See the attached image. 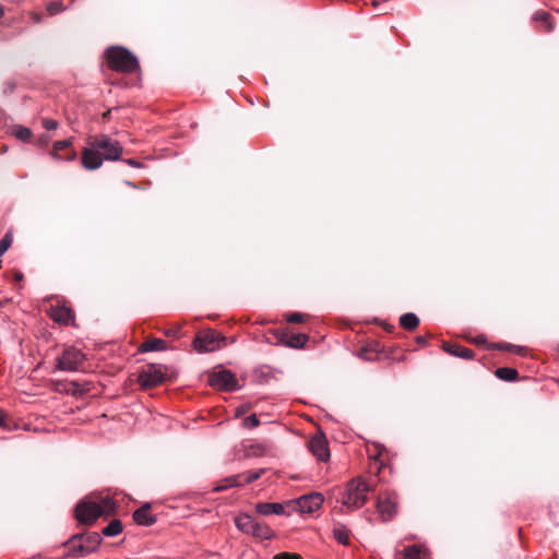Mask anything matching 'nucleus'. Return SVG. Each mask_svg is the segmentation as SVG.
Listing matches in <instances>:
<instances>
[{
	"label": "nucleus",
	"instance_id": "obj_27",
	"mask_svg": "<svg viewBox=\"0 0 559 559\" xmlns=\"http://www.w3.org/2000/svg\"><path fill=\"white\" fill-rule=\"evenodd\" d=\"M495 374L497 378L504 381H514L519 377L518 370L509 367H501L496 369Z\"/></svg>",
	"mask_w": 559,
	"mask_h": 559
},
{
	"label": "nucleus",
	"instance_id": "obj_23",
	"mask_svg": "<svg viewBox=\"0 0 559 559\" xmlns=\"http://www.w3.org/2000/svg\"><path fill=\"white\" fill-rule=\"evenodd\" d=\"M82 540L85 545V549L91 554L95 551L102 543V537L98 533L92 532L88 534H82Z\"/></svg>",
	"mask_w": 559,
	"mask_h": 559
},
{
	"label": "nucleus",
	"instance_id": "obj_4",
	"mask_svg": "<svg viewBox=\"0 0 559 559\" xmlns=\"http://www.w3.org/2000/svg\"><path fill=\"white\" fill-rule=\"evenodd\" d=\"M87 145L103 151V157L108 160H117L122 154V146L119 142L105 134L88 136Z\"/></svg>",
	"mask_w": 559,
	"mask_h": 559
},
{
	"label": "nucleus",
	"instance_id": "obj_47",
	"mask_svg": "<svg viewBox=\"0 0 559 559\" xmlns=\"http://www.w3.org/2000/svg\"><path fill=\"white\" fill-rule=\"evenodd\" d=\"M14 90V84L13 83H8L7 84V88H5V93H11L12 91Z\"/></svg>",
	"mask_w": 559,
	"mask_h": 559
},
{
	"label": "nucleus",
	"instance_id": "obj_48",
	"mask_svg": "<svg viewBox=\"0 0 559 559\" xmlns=\"http://www.w3.org/2000/svg\"><path fill=\"white\" fill-rule=\"evenodd\" d=\"M49 139L47 135H43L39 138V142L43 144V145H46L48 143Z\"/></svg>",
	"mask_w": 559,
	"mask_h": 559
},
{
	"label": "nucleus",
	"instance_id": "obj_20",
	"mask_svg": "<svg viewBox=\"0 0 559 559\" xmlns=\"http://www.w3.org/2000/svg\"><path fill=\"white\" fill-rule=\"evenodd\" d=\"M257 522L258 521L249 514H240L235 519L237 528L249 535H253Z\"/></svg>",
	"mask_w": 559,
	"mask_h": 559
},
{
	"label": "nucleus",
	"instance_id": "obj_19",
	"mask_svg": "<svg viewBox=\"0 0 559 559\" xmlns=\"http://www.w3.org/2000/svg\"><path fill=\"white\" fill-rule=\"evenodd\" d=\"M72 146V139H67L62 141H56L53 143L51 155L55 158L66 159V160H74L76 158V153L74 151H69L66 156H60L59 152L62 150H68Z\"/></svg>",
	"mask_w": 559,
	"mask_h": 559
},
{
	"label": "nucleus",
	"instance_id": "obj_16",
	"mask_svg": "<svg viewBox=\"0 0 559 559\" xmlns=\"http://www.w3.org/2000/svg\"><path fill=\"white\" fill-rule=\"evenodd\" d=\"M286 508V503L283 504L278 502H259L255 504V511L261 515H289L290 513L285 511Z\"/></svg>",
	"mask_w": 559,
	"mask_h": 559
},
{
	"label": "nucleus",
	"instance_id": "obj_6",
	"mask_svg": "<svg viewBox=\"0 0 559 559\" xmlns=\"http://www.w3.org/2000/svg\"><path fill=\"white\" fill-rule=\"evenodd\" d=\"M84 359L85 356L81 350L74 347H67L63 349L62 354L56 359V368L62 371H76L80 369Z\"/></svg>",
	"mask_w": 559,
	"mask_h": 559
},
{
	"label": "nucleus",
	"instance_id": "obj_43",
	"mask_svg": "<svg viewBox=\"0 0 559 559\" xmlns=\"http://www.w3.org/2000/svg\"><path fill=\"white\" fill-rule=\"evenodd\" d=\"M486 336L485 335H478L477 337H475L473 340V342L476 344V345H483L486 343Z\"/></svg>",
	"mask_w": 559,
	"mask_h": 559
},
{
	"label": "nucleus",
	"instance_id": "obj_29",
	"mask_svg": "<svg viewBox=\"0 0 559 559\" xmlns=\"http://www.w3.org/2000/svg\"><path fill=\"white\" fill-rule=\"evenodd\" d=\"M533 20L537 22H542L544 24V31L545 32H551L554 28L552 24V17L548 12L545 11H537L533 15Z\"/></svg>",
	"mask_w": 559,
	"mask_h": 559
},
{
	"label": "nucleus",
	"instance_id": "obj_10",
	"mask_svg": "<svg viewBox=\"0 0 559 559\" xmlns=\"http://www.w3.org/2000/svg\"><path fill=\"white\" fill-rule=\"evenodd\" d=\"M310 452L321 462H326L330 459V450L328 440L322 432H318L308 441Z\"/></svg>",
	"mask_w": 559,
	"mask_h": 559
},
{
	"label": "nucleus",
	"instance_id": "obj_12",
	"mask_svg": "<svg viewBox=\"0 0 559 559\" xmlns=\"http://www.w3.org/2000/svg\"><path fill=\"white\" fill-rule=\"evenodd\" d=\"M209 383L218 390L231 391L237 385L235 376L229 370H222L210 376Z\"/></svg>",
	"mask_w": 559,
	"mask_h": 559
},
{
	"label": "nucleus",
	"instance_id": "obj_28",
	"mask_svg": "<svg viewBox=\"0 0 559 559\" xmlns=\"http://www.w3.org/2000/svg\"><path fill=\"white\" fill-rule=\"evenodd\" d=\"M266 447L262 443L250 444L245 448V457H259L266 454Z\"/></svg>",
	"mask_w": 559,
	"mask_h": 559
},
{
	"label": "nucleus",
	"instance_id": "obj_15",
	"mask_svg": "<svg viewBox=\"0 0 559 559\" xmlns=\"http://www.w3.org/2000/svg\"><path fill=\"white\" fill-rule=\"evenodd\" d=\"M50 318L60 324H70L74 320V312L66 306H52L49 309Z\"/></svg>",
	"mask_w": 559,
	"mask_h": 559
},
{
	"label": "nucleus",
	"instance_id": "obj_5",
	"mask_svg": "<svg viewBox=\"0 0 559 559\" xmlns=\"http://www.w3.org/2000/svg\"><path fill=\"white\" fill-rule=\"evenodd\" d=\"M226 338L213 330L199 332L193 341L195 350L214 352L225 345Z\"/></svg>",
	"mask_w": 559,
	"mask_h": 559
},
{
	"label": "nucleus",
	"instance_id": "obj_40",
	"mask_svg": "<svg viewBox=\"0 0 559 559\" xmlns=\"http://www.w3.org/2000/svg\"><path fill=\"white\" fill-rule=\"evenodd\" d=\"M273 559H302V557L296 552H280Z\"/></svg>",
	"mask_w": 559,
	"mask_h": 559
},
{
	"label": "nucleus",
	"instance_id": "obj_46",
	"mask_svg": "<svg viewBox=\"0 0 559 559\" xmlns=\"http://www.w3.org/2000/svg\"><path fill=\"white\" fill-rule=\"evenodd\" d=\"M14 280L15 282H21L23 280V273L20 271L14 272Z\"/></svg>",
	"mask_w": 559,
	"mask_h": 559
},
{
	"label": "nucleus",
	"instance_id": "obj_39",
	"mask_svg": "<svg viewBox=\"0 0 559 559\" xmlns=\"http://www.w3.org/2000/svg\"><path fill=\"white\" fill-rule=\"evenodd\" d=\"M260 421L255 414H252L243 419V426L249 429L258 427Z\"/></svg>",
	"mask_w": 559,
	"mask_h": 559
},
{
	"label": "nucleus",
	"instance_id": "obj_13",
	"mask_svg": "<svg viewBox=\"0 0 559 559\" xmlns=\"http://www.w3.org/2000/svg\"><path fill=\"white\" fill-rule=\"evenodd\" d=\"M63 546L68 548L67 557H85L91 552L85 549V545L82 540V533L75 534L71 536L67 542L63 543Z\"/></svg>",
	"mask_w": 559,
	"mask_h": 559
},
{
	"label": "nucleus",
	"instance_id": "obj_33",
	"mask_svg": "<svg viewBox=\"0 0 559 559\" xmlns=\"http://www.w3.org/2000/svg\"><path fill=\"white\" fill-rule=\"evenodd\" d=\"M264 472H265V469L261 468V469L253 471V472L241 473L240 475H243L241 478L242 485L251 484V483L255 481L264 474Z\"/></svg>",
	"mask_w": 559,
	"mask_h": 559
},
{
	"label": "nucleus",
	"instance_id": "obj_49",
	"mask_svg": "<svg viewBox=\"0 0 559 559\" xmlns=\"http://www.w3.org/2000/svg\"><path fill=\"white\" fill-rule=\"evenodd\" d=\"M5 421V415L3 411L0 408V426H2Z\"/></svg>",
	"mask_w": 559,
	"mask_h": 559
},
{
	"label": "nucleus",
	"instance_id": "obj_42",
	"mask_svg": "<svg viewBox=\"0 0 559 559\" xmlns=\"http://www.w3.org/2000/svg\"><path fill=\"white\" fill-rule=\"evenodd\" d=\"M368 354H369V350L365 347L359 350V357L367 359V360H371L372 358Z\"/></svg>",
	"mask_w": 559,
	"mask_h": 559
},
{
	"label": "nucleus",
	"instance_id": "obj_26",
	"mask_svg": "<svg viewBox=\"0 0 559 559\" xmlns=\"http://www.w3.org/2000/svg\"><path fill=\"white\" fill-rule=\"evenodd\" d=\"M403 559H424L426 556V548L419 545H412L404 549Z\"/></svg>",
	"mask_w": 559,
	"mask_h": 559
},
{
	"label": "nucleus",
	"instance_id": "obj_51",
	"mask_svg": "<svg viewBox=\"0 0 559 559\" xmlns=\"http://www.w3.org/2000/svg\"><path fill=\"white\" fill-rule=\"evenodd\" d=\"M110 112H111V110H110V109H109V110H107V111H105V112L103 114V119H105V120L109 119V117H110Z\"/></svg>",
	"mask_w": 559,
	"mask_h": 559
},
{
	"label": "nucleus",
	"instance_id": "obj_7",
	"mask_svg": "<svg viewBox=\"0 0 559 559\" xmlns=\"http://www.w3.org/2000/svg\"><path fill=\"white\" fill-rule=\"evenodd\" d=\"M323 503V497L321 493L314 492L310 495H305L296 500H290L286 502L287 508L293 511L300 513H313L317 511Z\"/></svg>",
	"mask_w": 559,
	"mask_h": 559
},
{
	"label": "nucleus",
	"instance_id": "obj_34",
	"mask_svg": "<svg viewBox=\"0 0 559 559\" xmlns=\"http://www.w3.org/2000/svg\"><path fill=\"white\" fill-rule=\"evenodd\" d=\"M13 241V235L11 231H8L0 241V257L3 255L8 249L11 247Z\"/></svg>",
	"mask_w": 559,
	"mask_h": 559
},
{
	"label": "nucleus",
	"instance_id": "obj_14",
	"mask_svg": "<svg viewBox=\"0 0 559 559\" xmlns=\"http://www.w3.org/2000/svg\"><path fill=\"white\" fill-rule=\"evenodd\" d=\"M103 155L98 152L97 148H93L92 146L85 147L82 151V166L85 169L94 170L102 166L103 164Z\"/></svg>",
	"mask_w": 559,
	"mask_h": 559
},
{
	"label": "nucleus",
	"instance_id": "obj_35",
	"mask_svg": "<svg viewBox=\"0 0 559 559\" xmlns=\"http://www.w3.org/2000/svg\"><path fill=\"white\" fill-rule=\"evenodd\" d=\"M14 134H15V136L17 139L26 142V141H28L31 139L32 131L28 128H26V127L19 126V127L15 128Z\"/></svg>",
	"mask_w": 559,
	"mask_h": 559
},
{
	"label": "nucleus",
	"instance_id": "obj_37",
	"mask_svg": "<svg viewBox=\"0 0 559 559\" xmlns=\"http://www.w3.org/2000/svg\"><path fill=\"white\" fill-rule=\"evenodd\" d=\"M66 391L68 393H72L73 395H76V394L82 395L84 392H86V390L82 389L81 385L75 381L70 382L68 384V388L66 389Z\"/></svg>",
	"mask_w": 559,
	"mask_h": 559
},
{
	"label": "nucleus",
	"instance_id": "obj_9",
	"mask_svg": "<svg viewBox=\"0 0 559 559\" xmlns=\"http://www.w3.org/2000/svg\"><path fill=\"white\" fill-rule=\"evenodd\" d=\"M275 336L277 337L278 342L292 348H304L309 340L307 334L294 333L288 329L277 330L275 332Z\"/></svg>",
	"mask_w": 559,
	"mask_h": 559
},
{
	"label": "nucleus",
	"instance_id": "obj_11",
	"mask_svg": "<svg viewBox=\"0 0 559 559\" xmlns=\"http://www.w3.org/2000/svg\"><path fill=\"white\" fill-rule=\"evenodd\" d=\"M165 374L154 365L139 373L138 382L143 389H150L163 383Z\"/></svg>",
	"mask_w": 559,
	"mask_h": 559
},
{
	"label": "nucleus",
	"instance_id": "obj_30",
	"mask_svg": "<svg viewBox=\"0 0 559 559\" xmlns=\"http://www.w3.org/2000/svg\"><path fill=\"white\" fill-rule=\"evenodd\" d=\"M490 347L499 349V350L512 352V353H515V354L521 355V356H524L525 353H526V348L525 347L519 346V345H513V344H510V343H496V344H491Z\"/></svg>",
	"mask_w": 559,
	"mask_h": 559
},
{
	"label": "nucleus",
	"instance_id": "obj_24",
	"mask_svg": "<svg viewBox=\"0 0 559 559\" xmlns=\"http://www.w3.org/2000/svg\"><path fill=\"white\" fill-rule=\"evenodd\" d=\"M400 324L405 330L413 331L419 325V319L415 313H404L400 318Z\"/></svg>",
	"mask_w": 559,
	"mask_h": 559
},
{
	"label": "nucleus",
	"instance_id": "obj_8",
	"mask_svg": "<svg viewBox=\"0 0 559 559\" xmlns=\"http://www.w3.org/2000/svg\"><path fill=\"white\" fill-rule=\"evenodd\" d=\"M377 510L383 521H390L397 511V497L394 492H381L377 499Z\"/></svg>",
	"mask_w": 559,
	"mask_h": 559
},
{
	"label": "nucleus",
	"instance_id": "obj_41",
	"mask_svg": "<svg viewBox=\"0 0 559 559\" xmlns=\"http://www.w3.org/2000/svg\"><path fill=\"white\" fill-rule=\"evenodd\" d=\"M43 127L46 130H55L58 128V122L53 119L44 118L43 119Z\"/></svg>",
	"mask_w": 559,
	"mask_h": 559
},
{
	"label": "nucleus",
	"instance_id": "obj_1",
	"mask_svg": "<svg viewBox=\"0 0 559 559\" xmlns=\"http://www.w3.org/2000/svg\"><path fill=\"white\" fill-rule=\"evenodd\" d=\"M117 509L118 503L109 495L93 493L76 503L74 516L81 524L92 525L98 518L116 514Z\"/></svg>",
	"mask_w": 559,
	"mask_h": 559
},
{
	"label": "nucleus",
	"instance_id": "obj_50",
	"mask_svg": "<svg viewBox=\"0 0 559 559\" xmlns=\"http://www.w3.org/2000/svg\"><path fill=\"white\" fill-rule=\"evenodd\" d=\"M178 330H168L166 332L167 336H177Z\"/></svg>",
	"mask_w": 559,
	"mask_h": 559
},
{
	"label": "nucleus",
	"instance_id": "obj_52",
	"mask_svg": "<svg viewBox=\"0 0 559 559\" xmlns=\"http://www.w3.org/2000/svg\"><path fill=\"white\" fill-rule=\"evenodd\" d=\"M128 164L131 165V166H134V167L139 166V163L136 160H133V159H128Z\"/></svg>",
	"mask_w": 559,
	"mask_h": 559
},
{
	"label": "nucleus",
	"instance_id": "obj_31",
	"mask_svg": "<svg viewBox=\"0 0 559 559\" xmlns=\"http://www.w3.org/2000/svg\"><path fill=\"white\" fill-rule=\"evenodd\" d=\"M102 532L105 536H117L122 532V523L120 520H112Z\"/></svg>",
	"mask_w": 559,
	"mask_h": 559
},
{
	"label": "nucleus",
	"instance_id": "obj_32",
	"mask_svg": "<svg viewBox=\"0 0 559 559\" xmlns=\"http://www.w3.org/2000/svg\"><path fill=\"white\" fill-rule=\"evenodd\" d=\"M333 536L338 543L343 545L349 544V533L344 526L335 527L333 530Z\"/></svg>",
	"mask_w": 559,
	"mask_h": 559
},
{
	"label": "nucleus",
	"instance_id": "obj_44",
	"mask_svg": "<svg viewBox=\"0 0 559 559\" xmlns=\"http://www.w3.org/2000/svg\"><path fill=\"white\" fill-rule=\"evenodd\" d=\"M32 19H33V21H34L35 23H41V21H43V16H41V14H39V13H35V12H34V13H32Z\"/></svg>",
	"mask_w": 559,
	"mask_h": 559
},
{
	"label": "nucleus",
	"instance_id": "obj_25",
	"mask_svg": "<svg viewBox=\"0 0 559 559\" xmlns=\"http://www.w3.org/2000/svg\"><path fill=\"white\" fill-rule=\"evenodd\" d=\"M254 526H255V528H254V533L252 536H254L257 538H261V539L273 538L274 532L266 523L257 522V524Z\"/></svg>",
	"mask_w": 559,
	"mask_h": 559
},
{
	"label": "nucleus",
	"instance_id": "obj_3",
	"mask_svg": "<svg viewBox=\"0 0 559 559\" xmlns=\"http://www.w3.org/2000/svg\"><path fill=\"white\" fill-rule=\"evenodd\" d=\"M373 490V484L362 477H356L346 484L341 502L348 511H354L368 501V493Z\"/></svg>",
	"mask_w": 559,
	"mask_h": 559
},
{
	"label": "nucleus",
	"instance_id": "obj_36",
	"mask_svg": "<svg viewBox=\"0 0 559 559\" xmlns=\"http://www.w3.org/2000/svg\"><path fill=\"white\" fill-rule=\"evenodd\" d=\"M63 4L60 1L50 2L47 4L46 10L50 15H55L63 11Z\"/></svg>",
	"mask_w": 559,
	"mask_h": 559
},
{
	"label": "nucleus",
	"instance_id": "obj_18",
	"mask_svg": "<svg viewBox=\"0 0 559 559\" xmlns=\"http://www.w3.org/2000/svg\"><path fill=\"white\" fill-rule=\"evenodd\" d=\"M442 348L444 352L449 353L450 355H453V356H456L460 358H464V359H473L474 355H475L474 350H472L467 347H464L460 344H456V343L444 342L442 344Z\"/></svg>",
	"mask_w": 559,
	"mask_h": 559
},
{
	"label": "nucleus",
	"instance_id": "obj_17",
	"mask_svg": "<svg viewBox=\"0 0 559 559\" xmlns=\"http://www.w3.org/2000/svg\"><path fill=\"white\" fill-rule=\"evenodd\" d=\"M151 504L145 503L133 512V520L139 525L151 526L156 522V518L151 514Z\"/></svg>",
	"mask_w": 559,
	"mask_h": 559
},
{
	"label": "nucleus",
	"instance_id": "obj_38",
	"mask_svg": "<svg viewBox=\"0 0 559 559\" xmlns=\"http://www.w3.org/2000/svg\"><path fill=\"white\" fill-rule=\"evenodd\" d=\"M306 317V314L299 312H292L286 314V320L290 323H301L305 321Z\"/></svg>",
	"mask_w": 559,
	"mask_h": 559
},
{
	"label": "nucleus",
	"instance_id": "obj_21",
	"mask_svg": "<svg viewBox=\"0 0 559 559\" xmlns=\"http://www.w3.org/2000/svg\"><path fill=\"white\" fill-rule=\"evenodd\" d=\"M165 349H167V344L162 338H147L139 347L141 353Z\"/></svg>",
	"mask_w": 559,
	"mask_h": 559
},
{
	"label": "nucleus",
	"instance_id": "obj_22",
	"mask_svg": "<svg viewBox=\"0 0 559 559\" xmlns=\"http://www.w3.org/2000/svg\"><path fill=\"white\" fill-rule=\"evenodd\" d=\"M242 476L243 475L237 474V475H233V476L222 479L219 481V484L213 488V491L217 492V491L226 490L228 488L242 486V481H241Z\"/></svg>",
	"mask_w": 559,
	"mask_h": 559
},
{
	"label": "nucleus",
	"instance_id": "obj_45",
	"mask_svg": "<svg viewBox=\"0 0 559 559\" xmlns=\"http://www.w3.org/2000/svg\"><path fill=\"white\" fill-rule=\"evenodd\" d=\"M416 342L420 346H425L428 343V341H427V338L425 336H417L416 337Z\"/></svg>",
	"mask_w": 559,
	"mask_h": 559
},
{
	"label": "nucleus",
	"instance_id": "obj_53",
	"mask_svg": "<svg viewBox=\"0 0 559 559\" xmlns=\"http://www.w3.org/2000/svg\"><path fill=\"white\" fill-rule=\"evenodd\" d=\"M3 13H4L3 7L0 5V17L3 15Z\"/></svg>",
	"mask_w": 559,
	"mask_h": 559
},
{
	"label": "nucleus",
	"instance_id": "obj_2",
	"mask_svg": "<svg viewBox=\"0 0 559 559\" xmlns=\"http://www.w3.org/2000/svg\"><path fill=\"white\" fill-rule=\"evenodd\" d=\"M107 67L120 73H135L140 70L138 58L122 46H110L104 53Z\"/></svg>",
	"mask_w": 559,
	"mask_h": 559
}]
</instances>
